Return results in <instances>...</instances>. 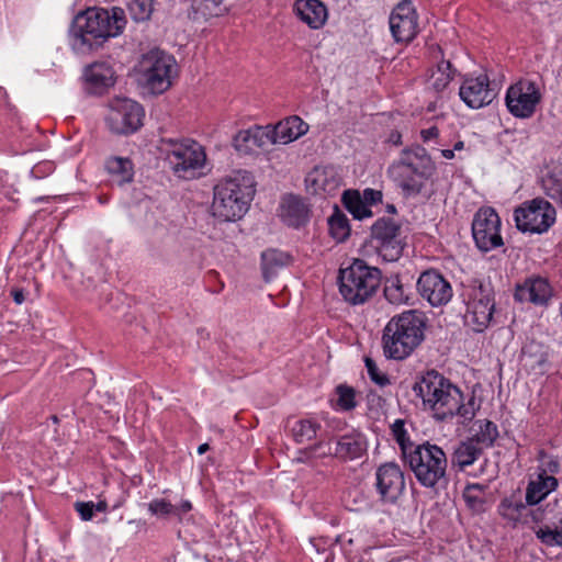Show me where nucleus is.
<instances>
[{"label":"nucleus","instance_id":"obj_1","mask_svg":"<svg viewBox=\"0 0 562 562\" xmlns=\"http://www.w3.org/2000/svg\"><path fill=\"white\" fill-rule=\"evenodd\" d=\"M125 23V14L121 8H113L111 11L89 8L79 12L70 27L74 47L81 52L97 49L109 37L119 35Z\"/></svg>","mask_w":562,"mask_h":562},{"label":"nucleus","instance_id":"obj_2","mask_svg":"<svg viewBox=\"0 0 562 562\" xmlns=\"http://www.w3.org/2000/svg\"><path fill=\"white\" fill-rule=\"evenodd\" d=\"M426 327L423 313L411 310L393 316L383 329L382 347L386 358L403 360L424 340Z\"/></svg>","mask_w":562,"mask_h":562},{"label":"nucleus","instance_id":"obj_3","mask_svg":"<svg viewBox=\"0 0 562 562\" xmlns=\"http://www.w3.org/2000/svg\"><path fill=\"white\" fill-rule=\"evenodd\" d=\"M254 187V176L245 170L221 180L214 187L213 215L224 222L241 218L255 193Z\"/></svg>","mask_w":562,"mask_h":562},{"label":"nucleus","instance_id":"obj_4","mask_svg":"<svg viewBox=\"0 0 562 562\" xmlns=\"http://www.w3.org/2000/svg\"><path fill=\"white\" fill-rule=\"evenodd\" d=\"M413 391L438 420L453 417V412L459 408L458 401H463L462 392L436 370L417 376Z\"/></svg>","mask_w":562,"mask_h":562},{"label":"nucleus","instance_id":"obj_5","mask_svg":"<svg viewBox=\"0 0 562 562\" xmlns=\"http://www.w3.org/2000/svg\"><path fill=\"white\" fill-rule=\"evenodd\" d=\"M339 292L344 300L351 305H359L370 300L381 283V271L370 267L362 259H355L352 263L339 270Z\"/></svg>","mask_w":562,"mask_h":562},{"label":"nucleus","instance_id":"obj_6","mask_svg":"<svg viewBox=\"0 0 562 562\" xmlns=\"http://www.w3.org/2000/svg\"><path fill=\"white\" fill-rule=\"evenodd\" d=\"M405 464L415 474L417 481L425 487H435L446 477L448 459L445 451L428 441L409 448L403 456Z\"/></svg>","mask_w":562,"mask_h":562},{"label":"nucleus","instance_id":"obj_7","mask_svg":"<svg viewBox=\"0 0 562 562\" xmlns=\"http://www.w3.org/2000/svg\"><path fill=\"white\" fill-rule=\"evenodd\" d=\"M402 227L393 218L381 217L371 226L369 245L384 260L393 262L400 259L406 246Z\"/></svg>","mask_w":562,"mask_h":562},{"label":"nucleus","instance_id":"obj_8","mask_svg":"<svg viewBox=\"0 0 562 562\" xmlns=\"http://www.w3.org/2000/svg\"><path fill=\"white\" fill-rule=\"evenodd\" d=\"M171 149L167 159L175 175L182 179H193L202 173L206 161L204 148L192 139L170 140Z\"/></svg>","mask_w":562,"mask_h":562},{"label":"nucleus","instance_id":"obj_9","mask_svg":"<svg viewBox=\"0 0 562 562\" xmlns=\"http://www.w3.org/2000/svg\"><path fill=\"white\" fill-rule=\"evenodd\" d=\"M176 66V59L158 48L145 54L139 64L147 88L158 94L170 88Z\"/></svg>","mask_w":562,"mask_h":562},{"label":"nucleus","instance_id":"obj_10","mask_svg":"<svg viewBox=\"0 0 562 562\" xmlns=\"http://www.w3.org/2000/svg\"><path fill=\"white\" fill-rule=\"evenodd\" d=\"M515 222L522 233L542 234L555 222V209L547 200L536 198L515 210Z\"/></svg>","mask_w":562,"mask_h":562},{"label":"nucleus","instance_id":"obj_11","mask_svg":"<svg viewBox=\"0 0 562 562\" xmlns=\"http://www.w3.org/2000/svg\"><path fill=\"white\" fill-rule=\"evenodd\" d=\"M144 109L131 99H116L106 116L109 128L114 134H131L143 125Z\"/></svg>","mask_w":562,"mask_h":562},{"label":"nucleus","instance_id":"obj_12","mask_svg":"<svg viewBox=\"0 0 562 562\" xmlns=\"http://www.w3.org/2000/svg\"><path fill=\"white\" fill-rule=\"evenodd\" d=\"M499 228L501 220L497 213L492 207L480 209L472 222V235L477 248L490 251L503 246Z\"/></svg>","mask_w":562,"mask_h":562},{"label":"nucleus","instance_id":"obj_13","mask_svg":"<svg viewBox=\"0 0 562 562\" xmlns=\"http://www.w3.org/2000/svg\"><path fill=\"white\" fill-rule=\"evenodd\" d=\"M494 307L492 290L480 283L473 289L468 302L464 316L467 324L472 325L475 331H483L492 321Z\"/></svg>","mask_w":562,"mask_h":562},{"label":"nucleus","instance_id":"obj_14","mask_svg":"<svg viewBox=\"0 0 562 562\" xmlns=\"http://www.w3.org/2000/svg\"><path fill=\"white\" fill-rule=\"evenodd\" d=\"M537 85L530 80H519L510 86L506 94L508 111L517 117H529L540 101Z\"/></svg>","mask_w":562,"mask_h":562},{"label":"nucleus","instance_id":"obj_15","mask_svg":"<svg viewBox=\"0 0 562 562\" xmlns=\"http://www.w3.org/2000/svg\"><path fill=\"white\" fill-rule=\"evenodd\" d=\"M417 290L432 306L445 305L452 297L450 283L436 270H427L419 276Z\"/></svg>","mask_w":562,"mask_h":562},{"label":"nucleus","instance_id":"obj_16","mask_svg":"<svg viewBox=\"0 0 562 562\" xmlns=\"http://www.w3.org/2000/svg\"><path fill=\"white\" fill-rule=\"evenodd\" d=\"M417 14L411 1H402L391 13L390 29L396 42L408 43L417 34Z\"/></svg>","mask_w":562,"mask_h":562},{"label":"nucleus","instance_id":"obj_17","mask_svg":"<svg viewBox=\"0 0 562 562\" xmlns=\"http://www.w3.org/2000/svg\"><path fill=\"white\" fill-rule=\"evenodd\" d=\"M376 487L384 502L393 503L405 487L404 474L395 463L381 465L376 472Z\"/></svg>","mask_w":562,"mask_h":562},{"label":"nucleus","instance_id":"obj_18","mask_svg":"<svg viewBox=\"0 0 562 562\" xmlns=\"http://www.w3.org/2000/svg\"><path fill=\"white\" fill-rule=\"evenodd\" d=\"M460 98L473 109L490 104L495 98L494 89L490 88L487 76H479L464 80L459 91Z\"/></svg>","mask_w":562,"mask_h":562},{"label":"nucleus","instance_id":"obj_19","mask_svg":"<svg viewBox=\"0 0 562 562\" xmlns=\"http://www.w3.org/2000/svg\"><path fill=\"white\" fill-rule=\"evenodd\" d=\"M515 299L519 302H530L536 305H547L552 296V289L547 279L531 277L516 285Z\"/></svg>","mask_w":562,"mask_h":562},{"label":"nucleus","instance_id":"obj_20","mask_svg":"<svg viewBox=\"0 0 562 562\" xmlns=\"http://www.w3.org/2000/svg\"><path fill=\"white\" fill-rule=\"evenodd\" d=\"M341 179L334 168H314L305 178L306 189L312 194H334Z\"/></svg>","mask_w":562,"mask_h":562},{"label":"nucleus","instance_id":"obj_21","mask_svg":"<svg viewBox=\"0 0 562 562\" xmlns=\"http://www.w3.org/2000/svg\"><path fill=\"white\" fill-rule=\"evenodd\" d=\"M269 143L271 144L269 131L260 126L240 131L233 138V146L240 155H249Z\"/></svg>","mask_w":562,"mask_h":562},{"label":"nucleus","instance_id":"obj_22","mask_svg":"<svg viewBox=\"0 0 562 562\" xmlns=\"http://www.w3.org/2000/svg\"><path fill=\"white\" fill-rule=\"evenodd\" d=\"M420 161H415L411 153H403L398 161L393 165V170L397 176H419L420 178H430L435 167L425 149H419Z\"/></svg>","mask_w":562,"mask_h":562},{"label":"nucleus","instance_id":"obj_23","mask_svg":"<svg viewBox=\"0 0 562 562\" xmlns=\"http://www.w3.org/2000/svg\"><path fill=\"white\" fill-rule=\"evenodd\" d=\"M308 125L296 115L290 116L279 122L273 130L269 131L271 144H288L304 135Z\"/></svg>","mask_w":562,"mask_h":562},{"label":"nucleus","instance_id":"obj_24","mask_svg":"<svg viewBox=\"0 0 562 562\" xmlns=\"http://www.w3.org/2000/svg\"><path fill=\"white\" fill-rule=\"evenodd\" d=\"M85 79L90 92L102 93L114 85V71L105 63H94L86 68Z\"/></svg>","mask_w":562,"mask_h":562},{"label":"nucleus","instance_id":"obj_25","mask_svg":"<svg viewBox=\"0 0 562 562\" xmlns=\"http://www.w3.org/2000/svg\"><path fill=\"white\" fill-rule=\"evenodd\" d=\"M294 9L297 16L312 29H319L327 20V9L319 0H297Z\"/></svg>","mask_w":562,"mask_h":562},{"label":"nucleus","instance_id":"obj_26","mask_svg":"<svg viewBox=\"0 0 562 562\" xmlns=\"http://www.w3.org/2000/svg\"><path fill=\"white\" fill-rule=\"evenodd\" d=\"M557 486L558 480L553 475H548L547 470H542L536 480L529 482L526 491V503L530 506L539 504Z\"/></svg>","mask_w":562,"mask_h":562},{"label":"nucleus","instance_id":"obj_27","mask_svg":"<svg viewBox=\"0 0 562 562\" xmlns=\"http://www.w3.org/2000/svg\"><path fill=\"white\" fill-rule=\"evenodd\" d=\"M292 257L277 249H268L261 255V269L266 282H269L280 269L289 266Z\"/></svg>","mask_w":562,"mask_h":562},{"label":"nucleus","instance_id":"obj_28","mask_svg":"<svg viewBox=\"0 0 562 562\" xmlns=\"http://www.w3.org/2000/svg\"><path fill=\"white\" fill-rule=\"evenodd\" d=\"M307 207L304 202L294 195L286 196L282 202L283 221L293 227H300L307 220Z\"/></svg>","mask_w":562,"mask_h":562},{"label":"nucleus","instance_id":"obj_29","mask_svg":"<svg viewBox=\"0 0 562 562\" xmlns=\"http://www.w3.org/2000/svg\"><path fill=\"white\" fill-rule=\"evenodd\" d=\"M366 451V442L360 435H346L335 443V457L339 459H357Z\"/></svg>","mask_w":562,"mask_h":562},{"label":"nucleus","instance_id":"obj_30","mask_svg":"<svg viewBox=\"0 0 562 562\" xmlns=\"http://www.w3.org/2000/svg\"><path fill=\"white\" fill-rule=\"evenodd\" d=\"M483 453L482 447L473 443L470 439L461 441L451 454V465L459 470H464L467 467L473 464L475 460Z\"/></svg>","mask_w":562,"mask_h":562},{"label":"nucleus","instance_id":"obj_31","mask_svg":"<svg viewBox=\"0 0 562 562\" xmlns=\"http://www.w3.org/2000/svg\"><path fill=\"white\" fill-rule=\"evenodd\" d=\"M192 509V504L189 501H182L179 505H172L165 498L153 499L148 504V510L158 517L169 518L171 516L178 517L179 520L182 516Z\"/></svg>","mask_w":562,"mask_h":562},{"label":"nucleus","instance_id":"obj_32","mask_svg":"<svg viewBox=\"0 0 562 562\" xmlns=\"http://www.w3.org/2000/svg\"><path fill=\"white\" fill-rule=\"evenodd\" d=\"M341 202L357 220L372 216L371 210L366 205V202L357 190H346L342 193Z\"/></svg>","mask_w":562,"mask_h":562},{"label":"nucleus","instance_id":"obj_33","mask_svg":"<svg viewBox=\"0 0 562 562\" xmlns=\"http://www.w3.org/2000/svg\"><path fill=\"white\" fill-rule=\"evenodd\" d=\"M479 429L473 435V437L469 438L473 441L474 445L482 447V451L485 448H490L494 445L495 440L498 437L497 426L487 419L479 420Z\"/></svg>","mask_w":562,"mask_h":562},{"label":"nucleus","instance_id":"obj_34","mask_svg":"<svg viewBox=\"0 0 562 562\" xmlns=\"http://www.w3.org/2000/svg\"><path fill=\"white\" fill-rule=\"evenodd\" d=\"M108 171L116 177L119 184L132 181L133 179V164L128 158L112 157L106 161Z\"/></svg>","mask_w":562,"mask_h":562},{"label":"nucleus","instance_id":"obj_35","mask_svg":"<svg viewBox=\"0 0 562 562\" xmlns=\"http://www.w3.org/2000/svg\"><path fill=\"white\" fill-rule=\"evenodd\" d=\"M485 491L486 486L481 484H469L465 486L462 496L473 513H483L485 510Z\"/></svg>","mask_w":562,"mask_h":562},{"label":"nucleus","instance_id":"obj_36","mask_svg":"<svg viewBox=\"0 0 562 562\" xmlns=\"http://www.w3.org/2000/svg\"><path fill=\"white\" fill-rule=\"evenodd\" d=\"M329 232L337 241H345L350 235V226L347 216L338 209L328 218Z\"/></svg>","mask_w":562,"mask_h":562},{"label":"nucleus","instance_id":"obj_37","mask_svg":"<svg viewBox=\"0 0 562 562\" xmlns=\"http://www.w3.org/2000/svg\"><path fill=\"white\" fill-rule=\"evenodd\" d=\"M527 505V503L524 504L521 501H516L514 497L504 498L498 506V512L505 519L517 522L525 517Z\"/></svg>","mask_w":562,"mask_h":562},{"label":"nucleus","instance_id":"obj_38","mask_svg":"<svg viewBox=\"0 0 562 562\" xmlns=\"http://www.w3.org/2000/svg\"><path fill=\"white\" fill-rule=\"evenodd\" d=\"M454 71L449 60L439 61L430 77L432 88L437 92L443 91L452 80Z\"/></svg>","mask_w":562,"mask_h":562},{"label":"nucleus","instance_id":"obj_39","mask_svg":"<svg viewBox=\"0 0 562 562\" xmlns=\"http://www.w3.org/2000/svg\"><path fill=\"white\" fill-rule=\"evenodd\" d=\"M221 4L222 0H192L191 8L194 19L221 15L225 11Z\"/></svg>","mask_w":562,"mask_h":562},{"label":"nucleus","instance_id":"obj_40","mask_svg":"<svg viewBox=\"0 0 562 562\" xmlns=\"http://www.w3.org/2000/svg\"><path fill=\"white\" fill-rule=\"evenodd\" d=\"M384 296L392 304H402L408 301L404 284L401 282L398 276L392 277L386 280L384 285Z\"/></svg>","mask_w":562,"mask_h":562},{"label":"nucleus","instance_id":"obj_41","mask_svg":"<svg viewBox=\"0 0 562 562\" xmlns=\"http://www.w3.org/2000/svg\"><path fill=\"white\" fill-rule=\"evenodd\" d=\"M318 428V424H315L311 420L302 419L294 422V424L291 427V431L294 440L299 443H302L304 441H308L315 438Z\"/></svg>","mask_w":562,"mask_h":562},{"label":"nucleus","instance_id":"obj_42","mask_svg":"<svg viewBox=\"0 0 562 562\" xmlns=\"http://www.w3.org/2000/svg\"><path fill=\"white\" fill-rule=\"evenodd\" d=\"M536 535L546 546H562V517L554 528L550 526L540 527Z\"/></svg>","mask_w":562,"mask_h":562},{"label":"nucleus","instance_id":"obj_43","mask_svg":"<svg viewBox=\"0 0 562 562\" xmlns=\"http://www.w3.org/2000/svg\"><path fill=\"white\" fill-rule=\"evenodd\" d=\"M153 0H133L128 5L132 18L137 22L148 20L153 13Z\"/></svg>","mask_w":562,"mask_h":562},{"label":"nucleus","instance_id":"obj_44","mask_svg":"<svg viewBox=\"0 0 562 562\" xmlns=\"http://www.w3.org/2000/svg\"><path fill=\"white\" fill-rule=\"evenodd\" d=\"M542 184L547 194L562 205V179L550 172L542 179Z\"/></svg>","mask_w":562,"mask_h":562},{"label":"nucleus","instance_id":"obj_45","mask_svg":"<svg viewBox=\"0 0 562 562\" xmlns=\"http://www.w3.org/2000/svg\"><path fill=\"white\" fill-rule=\"evenodd\" d=\"M392 431L397 443L400 445L402 456H405L408 452L409 448L413 449L415 446H417L416 443L409 440L407 432L404 428L403 420H395V423L392 426Z\"/></svg>","mask_w":562,"mask_h":562},{"label":"nucleus","instance_id":"obj_46","mask_svg":"<svg viewBox=\"0 0 562 562\" xmlns=\"http://www.w3.org/2000/svg\"><path fill=\"white\" fill-rule=\"evenodd\" d=\"M402 178L401 188L407 194H418L422 192L426 180L429 178H420L419 176H400Z\"/></svg>","mask_w":562,"mask_h":562},{"label":"nucleus","instance_id":"obj_47","mask_svg":"<svg viewBox=\"0 0 562 562\" xmlns=\"http://www.w3.org/2000/svg\"><path fill=\"white\" fill-rule=\"evenodd\" d=\"M336 392L338 394V405L342 409L350 411L356 407V392L352 387L341 384L337 386Z\"/></svg>","mask_w":562,"mask_h":562},{"label":"nucleus","instance_id":"obj_48","mask_svg":"<svg viewBox=\"0 0 562 562\" xmlns=\"http://www.w3.org/2000/svg\"><path fill=\"white\" fill-rule=\"evenodd\" d=\"M366 367L370 379L379 386H385L390 384V379L383 372H381L376 363L369 357L364 359Z\"/></svg>","mask_w":562,"mask_h":562},{"label":"nucleus","instance_id":"obj_49","mask_svg":"<svg viewBox=\"0 0 562 562\" xmlns=\"http://www.w3.org/2000/svg\"><path fill=\"white\" fill-rule=\"evenodd\" d=\"M301 453L307 457L312 454L317 457L335 456V445L333 446L330 442L319 441L301 451Z\"/></svg>","mask_w":562,"mask_h":562},{"label":"nucleus","instance_id":"obj_50","mask_svg":"<svg viewBox=\"0 0 562 562\" xmlns=\"http://www.w3.org/2000/svg\"><path fill=\"white\" fill-rule=\"evenodd\" d=\"M82 520H90L93 517L94 503L77 502L75 505Z\"/></svg>","mask_w":562,"mask_h":562},{"label":"nucleus","instance_id":"obj_51","mask_svg":"<svg viewBox=\"0 0 562 562\" xmlns=\"http://www.w3.org/2000/svg\"><path fill=\"white\" fill-rule=\"evenodd\" d=\"M361 198L369 207L370 205L382 201V192L374 189H366Z\"/></svg>","mask_w":562,"mask_h":562},{"label":"nucleus","instance_id":"obj_52","mask_svg":"<svg viewBox=\"0 0 562 562\" xmlns=\"http://www.w3.org/2000/svg\"><path fill=\"white\" fill-rule=\"evenodd\" d=\"M459 408L453 412L454 415H459L464 418V420H471L474 417V411L472 407L462 404V401H458Z\"/></svg>","mask_w":562,"mask_h":562},{"label":"nucleus","instance_id":"obj_53","mask_svg":"<svg viewBox=\"0 0 562 562\" xmlns=\"http://www.w3.org/2000/svg\"><path fill=\"white\" fill-rule=\"evenodd\" d=\"M437 135H438V128L436 126H432L430 128L422 131V137L425 142L429 140L430 138L436 137Z\"/></svg>","mask_w":562,"mask_h":562},{"label":"nucleus","instance_id":"obj_54","mask_svg":"<svg viewBox=\"0 0 562 562\" xmlns=\"http://www.w3.org/2000/svg\"><path fill=\"white\" fill-rule=\"evenodd\" d=\"M530 516L531 520L538 522L542 519V514L539 509H528L525 512V517Z\"/></svg>","mask_w":562,"mask_h":562},{"label":"nucleus","instance_id":"obj_55","mask_svg":"<svg viewBox=\"0 0 562 562\" xmlns=\"http://www.w3.org/2000/svg\"><path fill=\"white\" fill-rule=\"evenodd\" d=\"M12 296L16 304H22L25 300L24 292L22 289H13L12 290Z\"/></svg>","mask_w":562,"mask_h":562},{"label":"nucleus","instance_id":"obj_56","mask_svg":"<svg viewBox=\"0 0 562 562\" xmlns=\"http://www.w3.org/2000/svg\"><path fill=\"white\" fill-rule=\"evenodd\" d=\"M546 470L555 473L559 470V463L557 461H549Z\"/></svg>","mask_w":562,"mask_h":562},{"label":"nucleus","instance_id":"obj_57","mask_svg":"<svg viewBox=\"0 0 562 562\" xmlns=\"http://www.w3.org/2000/svg\"><path fill=\"white\" fill-rule=\"evenodd\" d=\"M419 149H423L422 147H417L415 150H404L403 153H411L412 157L415 159V161H420V154Z\"/></svg>","mask_w":562,"mask_h":562},{"label":"nucleus","instance_id":"obj_58","mask_svg":"<svg viewBox=\"0 0 562 562\" xmlns=\"http://www.w3.org/2000/svg\"><path fill=\"white\" fill-rule=\"evenodd\" d=\"M108 508V504L105 501H100L97 504H94V509L97 512H105Z\"/></svg>","mask_w":562,"mask_h":562},{"label":"nucleus","instance_id":"obj_59","mask_svg":"<svg viewBox=\"0 0 562 562\" xmlns=\"http://www.w3.org/2000/svg\"><path fill=\"white\" fill-rule=\"evenodd\" d=\"M442 156L447 159H451V158H453L454 154H453V150H451V149H443Z\"/></svg>","mask_w":562,"mask_h":562},{"label":"nucleus","instance_id":"obj_60","mask_svg":"<svg viewBox=\"0 0 562 562\" xmlns=\"http://www.w3.org/2000/svg\"><path fill=\"white\" fill-rule=\"evenodd\" d=\"M210 449V446L207 443H203L201 446H199L198 448V453L199 454H203L204 452H206L207 450Z\"/></svg>","mask_w":562,"mask_h":562},{"label":"nucleus","instance_id":"obj_61","mask_svg":"<svg viewBox=\"0 0 562 562\" xmlns=\"http://www.w3.org/2000/svg\"><path fill=\"white\" fill-rule=\"evenodd\" d=\"M386 210H387L389 213H395L396 212V209H395V206L393 204H389L386 206Z\"/></svg>","mask_w":562,"mask_h":562},{"label":"nucleus","instance_id":"obj_62","mask_svg":"<svg viewBox=\"0 0 562 562\" xmlns=\"http://www.w3.org/2000/svg\"><path fill=\"white\" fill-rule=\"evenodd\" d=\"M462 148H463V142H458L454 144V148H453L454 150H460Z\"/></svg>","mask_w":562,"mask_h":562},{"label":"nucleus","instance_id":"obj_63","mask_svg":"<svg viewBox=\"0 0 562 562\" xmlns=\"http://www.w3.org/2000/svg\"><path fill=\"white\" fill-rule=\"evenodd\" d=\"M52 419H53L54 423L58 422L57 416H52Z\"/></svg>","mask_w":562,"mask_h":562},{"label":"nucleus","instance_id":"obj_64","mask_svg":"<svg viewBox=\"0 0 562 562\" xmlns=\"http://www.w3.org/2000/svg\"><path fill=\"white\" fill-rule=\"evenodd\" d=\"M400 138H401V135H397V137H394L395 143H398Z\"/></svg>","mask_w":562,"mask_h":562}]
</instances>
